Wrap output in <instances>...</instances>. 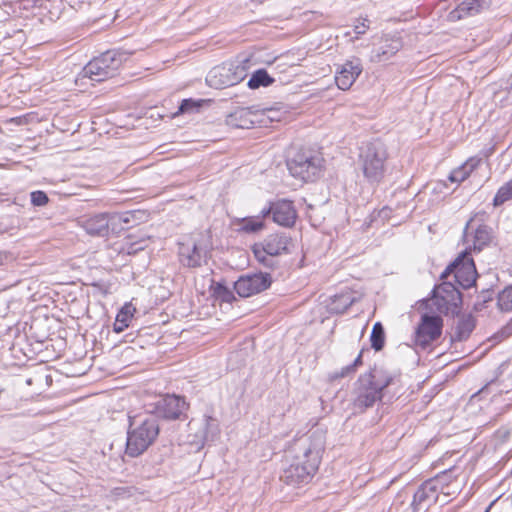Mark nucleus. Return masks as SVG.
Returning <instances> with one entry per match:
<instances>
[{
    "instance_id": "obj_47",
    "label": "nucleus",
    "mask_w": 512,
    "mask_h": 512,
    "mask_svg": "<svg viewBox=\"0 0 512 512\" xmlns=\"http://www.w3.org/2000/svg\"><path fill=\"white\" fill-rule=\"evenodd\" d=\"M488 511H489V509H487L485 512H488Z\"/></svg>"
},
{
    "instance_id": "obj_11",
    "label": "nucleus",
    "mask_w": 512,
    "mask_h": 512,
    "mask_svg": "<svg viewBox=\"0 0 512 512\" xmlns=\"http://www.w3.org/2000/svg\"><path fill=\"white\" fill-rule=\"evenodd\" d=\"M272 278L269 273H255L241 276L235 283L234 289L240 297H250L270 287Z\"/></svg>"
},
{
    "instance_id": "obj_27",
    "label": "nucleus",
    "mask_w": 512,
    "mask_h": 512,
    "mask_svg": "<svg viewBox=\"0 0 512 512\" xmlns=\"http://www.w3.org/2000/svg\"><path fill=\"white\" fill-rule=\"evenodd\" d=\"M219 433V425L216 419L211 416H204L202 420V431L198 436L199 442L213 441Z\"/></svg>"
},
{
    "instance_id": "obj_29",
    "label": "nucleus",
    "mask_w": 512,
    "mask_h": 512,
    "mask_svg": "<svg viewBox=\"0 0 512 512\" xmlns=\"http://www.w3.org/2000/svg\"><path fill=\"white\" fill-rule=\"evenodd\" d=\"M491 240L490 228L486 225H479L473 236V250L481 251Z\"/></svg>"
},
{
    "instance_id": "obj_42",
    "label": "nucleus",
    "mask_w": 512,
    "mask_h": 512,
    "mask_svg": "<svg viewBox=\"0 0 512 512\" xmlns=\"http://www.w3.org/2000/svg\"><path fill=\"white\" fill-rule=\"evenodd\" d=\"M145 246H146L145 240H141L139 242H131L127 245L126 251L128 254H135L138 251L143 250L145 248Z\"/></svg>"
},
{
    "instance_id": "obj_30",
    "label": "nucleus",
    "mask_w": 512,
    "mask_h": 512,
    "mask_svg": "<svg viewBox=\"0 0 512 512\" xmlns=\"http://www.w3.org/2000/svg\"><path fill=\"white\" fill-rule=\"evenodd\" d=\"M273 82L274 79L270 77L266 70L259 69L252 74L251 78L248 81V86L251 89H257L261 86L267 87L271 85Z\"/></svg>"
},
{
    "instance_id": "obj_43",
    "label": "nucleus",
    "mask_w": 512,
    "mask_h": 512,
    "mask_svg": "<svg viewBox=\"0 0 512 512\" xmlns=\"http://www.w3.org/2000/svg\"><path fill=\"white\" fill-rule=\"evenodd\" d=\"M511 334H512V322L509 323L507 326H505L498 335L494 336V338L499 339V341H501L502 339L508 337Z\"/></svg>"
},
{
    "instance_id": "obj_24",
    "label": "nucleus",
    "mask_w": 512,
    "mask_h": 512,
    "mask_svg": "<svg viewBox=\"0 0 512 512\" xmlns=\"http://www.w3.org/2000/svg\"><path fill=\"white\" fill-rule=\"evenodd\" d=\"M481 159L477 157L469 158L462 166L454 169L450 175L451 182L461 183L466 180L469 175L480 165Z\"/></svg>"
},
{
    "instance_id": "obj_6",
    "label": "nucleus",
    "mask_w": 512,
    "mask_h": 512,
    "mask_svg": "<svg viewBox=\"0 0 512 512\" xmlns=\"http://www.w3.org/2000/svg\"><path fill=\"white\" fill-rule=\"evenodd\" d=\"M141 215H143L141 211H128L121 215L100 213L81 220V227L91 236L104 237L109 234L111 222L135 224Z\"/></svg>"
},
{
    "instance_id": "obj_21",
    "label": "nucleus",
    "mask_w": 512,
    "mask_h": 512,
    "mask_svg": "<svg viewBox=\"0 0 512 512\" xmlns=\"http://www.w3.org/2000/svg\"><path fill=\"white\" fill-rule=\"evenodd\" d=\"M229 67L226 65L214 67L208 74L206 81L207 83L216 89H222L236 85V79L228 78Z\"/></svg>"
},
{
    "instance_id": "obj_41",
    "label": "nucleus",
    "mask_w": 512,
    "mask_h": 512,
    "mask_svg": "<svg viewBox=\"0 0 512 512\" xmlns=\"http://www.w3.org/2000/svg\"><path fill=\"white\" fill-rule=\"evenodd\" d=\"M475 4H476L475 0L464 1L458 6L457 11L459 13H462V12L471 13L472 11H478L475 8Z\"/></svg>"
},
{
    "instance_id": "obj_35",
    "label": "nucleus",
    "mask_w": 512,
    "mask_h": 512,
    "mask_svg": "<svg viewBox=\"0 0 512 512\" xmlns=\"http://www.w3.org/2000/svg\"><path fill=\"white\" fill-rule=\"evenodd\" d=\"M512 198V178L506 182L503 186H501L496 193L493 204L494 206H500L506 201Z\"/></svg>"
},
{
    "instance_id": "obj_12",
    "label": "nucleus",
    "mask_w": 512,
    "mask_h": 512,
    "mask_svg": "<svg viewBox=\"0 0 512 512\" xmlns=\"http://www.w3.org/2000/svg\"><path fill=\"white\" fill-rule=\"evenodd\" d=\"M178 259L184 267L198 268L206 263L207 251L195 240L188 239L178 243Z\"/></svg>"
},
{
    "instance_id": "obj_22",
    "label": "nucleus",
    "mask_w": 512,
    "mask_h": 512,
    "mask_svg": "<svg viewBox=\"0 0 512 512\" xmlns=\"http://www.w3.org/2000/svg\"><path fill=\"white\" fill-rule=\"evenodd\" d=\"M290 242L291 239L286 234H272L265 239L262 246L268 254L278 256L287 252Z\"/></svg>"
},
{
    "instance_id": "obj_36",
    "label": "nucleus",
    "mask_w": 512,
    "mask_h": 512,
    "mask_svg": "<svg viewBox=\"0 0 512 512\" xmlns=\"http://www.w3.org/2000/svg\"><path fill=\"white\" fill-rule=\"evenodd\" d=\"M253 253L256 259L265 267L274 268L276 266L275 256L268 254L263 246L255 245Z\"/></svg>"
},
{
    "instance_id": "obj_10",
    "label": "nucleus",
    "mask_w": 512,
    "mask_h": 512,
    "mask_svg": "<svg viewBox=\"0 0 512 512\" xmlns=\"http://www.w3.org/2000/svg\"><path fill=\"white\" fill-rule=\"evenodd\" d=\"M440 489L438 478H431L423 482L414 493L411 503L412 511H427L437 501Z\"/></svg>"
},
{
    "instance_id": "obj_40",
    "label": "nucleus",
    "mask_w": 512,
    "mask_h": 512,
    "mask_svg": "<svg viewBox=\"0 0 512 512\" xmlns=\"http://www.w3.org/2000/svg\"><path fill=\"white\" fill-rule=\"evenodd\" d=\"M199 107L200 104L195 102L194 100L184 99L179 106V112L188 113L197 110Z\"/></svg>"
},
{
    "instance_id": "obj_14",
    "label": "nucleus",
    "mask_w": 512,
    "mask_h": 512,
    "mask_svg": "<svg viewBox=\"0 0 512 512\" xmlns=\"http://www.w3.org/2000/svg\"><path fill=\"white\" fill-rule=\"evenodd\" d=\"M272 215L275 223L283 227H292L297 219V211L290 200L282 199L272 202L267 209H263V215Z\"/></svg>"
},
{
    "instance_id": "obj_37",
    "label": "nucleus",
    "mask_w": 512,
    "mask_h": 512,
    "mask_svg": "<svg viewBox=\"0 0 512 512\" xmlns=\"http://www.w3.org/2000/svg\"><path fill=\"white\" fill-rule=\"evenodd\" d=\"M362 355H363V350L360 351L359 355L356 357V359L353 361L352 364L347 365V366L343 367L339 372H336L333 375V378L334 379L344 378V377L354 374L356 372L357 368L363 364Z\"/></svg>"
},
{
    "instance_id": "obj_17",
    "label": "nucleus",
    "mask_w": 512,
    "mask_h": 512,
    "mask_svg": "<svg viewBox=\"0 0 512 512\" xmlns=\"http://www.w3.org/2000/svg\"><path fill=\"white\" fill-rule=\"evenodd\" d=\"M184 398L176 395H167L158 401L156 409L166 419H177L186 410Z\"/></svg>"
},
{
    "instance_id": "obj_19",
    "label": "nucleus",
    "mask_w": 512,
    "mask_h": 512,
    "mask_svg": "<svg viewBox=\"0 0 512 512\" xmlns=\"http://www.w3.org/2000/svg\"><path fill=\"white\" fill-rule=\"evenodd\" d=\"M402 48L399 38L385 39L383 44L374 49L371 56L372 62H383L389 60Z\"/></svg>"
},
{
    "instance_id": "obj_20",
    "label": "nucleus",
    "mask_w": 512,
    "mask_h": 512,
    "mask_svg": "<svg viewBox=\"0 0 512 512\" xmlns=\"http://www.w3.org/2000/svg\"><path fill=\"white\" fill-rule=\"evenodd\" d=\"M476 325L475 319L470 314L461 315L458 317L456 324L451 334V341H464L467 340L474 330Z\"/></svg>"
},
{
    "instance_id": "obj_23",
    "label": "nucleus",
    "mask_w": 512,
    "mask_h": 512,
    "mask_svg": "<svg viewBox=\"0 0 512 512\" xmlns=\"http://www.w3.org/2000/svg\"><path fill=\"white\" fill-rule=\"evenodd\" d=\"M443 282L434 288V293L442 295L448 302L460 306L462 304V294L459 287L454 283L442 279Z\"/></svg>"
},
{
    "instance_id": "obj_15",
    "label": "nucleus",
    "mask_w": 512,
    "mask_h": 512,
    "mask_svg": "<svg viewBox=\"0 0 512 512\" xmlns=\"http://www.w3.org/2000/svg\"><path fill=\"white\" fill-rule=\"evenodd\" d=\"M363 67L359 58L347 60L336 72L335 82L339 89L348 90L362 73Z\"/></svg>"
},
{
    "instance_id": "obj_18",
    "label": "nucleus",
    "mask_w": 512,
    "mask_h": 512,
    "mask_svg": "<svg viewBox=\"0 0 512 512\" xmlns=\"http://www.w3.org/2000/svg\"><path fill=\"white\" fill-rule=\"evenodd\" d=\"M265 215H263V210L259 215L244 217V218H235L232 221V225L235 228V231L239 233L246 234H254L265 228Z\"/></svg>"
},
{
    "instance_id": "obj_44",
    "label": "nucleus",
    "mask_w": 512,
    "mask_h": 512,
    "mask_svg": "<svg viewBox=\"0 0 512 512\" xmlns=\"http://www.w3.org/2000/svg\"><path fill=\"white\" fill-rule=\"evenodd\" d=\"M368 28V25H366L365 21L360 23L359 25H356L354 27V32L357 34V35H362L366 32Z\"/></svg>"
},
{
    "instance_id": "obj_46",
    "label": "nucleus",
    "mask_w": 512,
    "mask_h": 512,
    "mask_svg": "<svg viewBox=\"0 0 512 512\" xmlns=\"http://www.w3.org/2000/svg\"><path fill=\"white\" fill-rule=\"evenodd\" d=\"M469 224H470V223H467V224H466L465 233L467 232V230H468V228H469Z\"/></svg>"
},
{
    "instance_id": "obj_25",
    "label": "nucleus",
    "mask_w": 512,
    "mask_h": 512,
    "mask_svg": "<svg viewBox=\"0 0 512 512\" xmlns=\"http://www.w3.org/2000/svg\"><path fill=\"white\" fill-rule=\"evenodd\" d=\"M354 302L355 297L351 291H342L341 293L333 296L329 309L333 313L341 314L344 313Z\"/></svg>"
},
{
    "instance_id": "obj_4",
    "label": "nucleus",
    "mask_w": 512,
    "mask_h": 512,
    "mask_svg": "<svg viewBox=\"0 0 512 512\" xmlns=\"http://www.w3.org/2000/svg\"><path fill=\"white\" fill-rule=\"evenodd\" d=\"M471 248H466L458 257L450 263L441 274V279H447L453 274L455 283L459 288L468 289L472 287L477 279L475 263L471 258Z\"/></svg>"
},
{
    "instance_id": "obj_7",
    "label": "nucleus",
    "mask_w": 512,
    "mask_h": 512,
    "mask_svg": "<svg viewBox=\"0 0 512 512\" xmlns=\"http://www.w3.org/2000/svg\"><path fill=\"white\" fill-rule=\"evenodd\" d=\"M290 174L304 182L315 181L322 172V159L311 152L300 151L287 161Z\"/></svg>"
},
{
    "instance_id": "obj_28",
    "label": "nucleus",
    "mask_w": 512,
    "mask_h": 512,
    "mask_svg": "<svg viewBox=\"0 0 512 512\" xmlns=\"http://www.w3.org/2000/svg\"><path fill=\"white\" fill-rule=\"evenodd\" d=\"M429 307L430 309H435L439 313L449 314L455 313L460 306L448 302L442 295L433 292V295L429 300Z\"/></svg>"
},
{
    "instance_id": "obj_39",
    "label": "nucleus",
    "mask_w": 512,
    "mask_h": 512,
    "mask_svg": "<svg viewBox=\"0 0 512 512\" xmlns=\"http://www.w3.org/2000/svg\"><path fill=\"white\" fill-rule=\"evenodd\" d=\"M48 196L43 191H34L31 193V202L34 206H44L48 203Z\"/></svg>"
},
{
    "instance_id": "obj_32",
    "label": "nucleus",
    "mask_w": 512,
    "mask_h": 512,
    "mask_svg": "<svg viewBox=\"0 0 512 512\" xmlns=\"http://www.w3.org/2000/svg\"><path fill=\"white\" fill-rule=\"evenodd\" d=\"M258 125L268 126L273 121H279V111L273 108L257 109Z\"/></svg>"
},
{
    "instance_id": "obj_8",
    "label": "nucleus",
    "mask_w": 512,
    "mask_h": 512,
    "mask_svg": "<svg viewBox=\"0 0 512 512\" xmlns=\"http://www.w3.org/2000/svg\"><path fill=\"white\" fill-rule=\"evenodd\" d=\"M324 449L325 437L323 433L316 431L296 444L295 454L291 460L299 461L300 465L307 466L312 463L313 458H316V470H318Z\"/></svg>"
},
{
    "instance_id": "obj_3",
    "label": "nucleus",
    "mask_w": 512,
    "mask_h": 512,
    "mask_svg": "<svg viewBox=\"0 0 512 512\" xmlns=\"http://www.w3.org/2000/svg\"><path fill=\"white\" fill-rule=\"evenodd\" d=\"M388 148L380 139L367 143L360 151L359 163L365 179L370 184H379L385 177Z\"/></svg>"
},
{
    "instance_id": "obj_33",
    "label": "nucleus",
    "mask_w": 512,
    "mask_h": 512,
    "mask_svg": "<svg viewBox=\"0 0 512 512\" xmlns=\"http://www.w3.org/2000/svg\"><path fill=\"white\" fill-rule=\"evenodd\" d=\"M212 290L213 296L221 302L231 303L235 299L233 292L219 282L213 283Z\"/></svg>"
},
{
    "instance_id": "obj_13",
    "label": "nucleus",
    "mask_w": 512,
    "mask_h": 512,
    "mask_svg": "<svg viewBox=\"0 0 512 512\" xmlns=\"http://www.w3.org/2000/svg\"><path fill=\"white\" fill-rule=\"evenodd\" d=\"M300 462L290 461L288 467L283 470L281 480L287 485H302L309 483L314 477L316 470V458H313L312 463L307 466H302Z\"/></svg>"
},
{
    "instance_id": "obj_26",
    "label": "nucleus",
    "mask_w": 512,
    "mask_h": 512,
    "mask_svg": "<svg viewBox=\"0 0 512 512\" xmlns=\"http://www.w3.org/2000/svg\"><path fill=\"white\" fill-rule=\"evenodd\" d=\"M136 312V308L131 303H126L118 312L113 330L116 333L123 332L127 327H129L130 321L133 318L134 313Z\"/></svg>"
},
{
    "instance_id": "obj_16",
    "label": "nucleus",
    "mask_w": 512,
    "mask_h": 512,
    "mask_svg": "<svg viewBox=\"0 0 512 512\" xmlns=\"http://www.w3.org/2000/svg\"><path fill=\"white\" fill-rule=\"evenodd\" d=\"M226 124L232 128L250 129L258 125L257 109L241 107L227 115Z\"/></svg>"
},
{
    "instance_id": "obj_45",
    "label": "nucleus",
    "mask_w": 512,
    "mask_h": 512,
    "mask_svg": "<svg viewBox=\"0 0 512 512\" xmlns=\"http://www.w3.org/2000/svg\"><path fill=\"white\" fill-rule=\"evenodd\" d=\"M487 294H488V300H491V294H490L489 292H487ZM486 301H487V298H486V296L484 295V296H483V302H486Z\"/></svg>"
},
{
    "instance_id": "obj_2",
    "label": "nucleus",
    "mask_w": 512,
    "mask_h": 512,
    "mask_svg": "<svg viewBox=\"0 0 512 512\" xmlns=\"http://www.w3.org/2000/svg\"><path fill=\"white\" fill-rule=\"evenodd\" d=\"M159 432V419L154 413L129 416L125 454L132 458L142 455L156 441Z\"/></svg>"
},
{
    "instance_id": "obj_9",
    "label": "nucleus",
    "mask_w": 512,
    "mask_h": 512,
    "mask_svg": "<svg viewBox=\"0 0 512 512\" xmlns=\"http://www.w3.org/2000/svg\"><path fill=\"white\" fill-rule=\"evenodd\" d=\"M443 319L439 315L425 313L417 326L414 343L417 347L426 349L438 340L442 334Z\"/></svg>"
},
{
    "instance_id": "obj_34",
    "label": "nucleus",
    "mask_w": 512,
    "mask_h": 512,
    "mask_svg": "<svg viewBox=\"0 0 512 512\" xmlns=\"http://www.w3.org/2000/svg\"><path fill=\"white\" fill-rule=\"evenodd\" d=\"M497 305L501 311H512V286L504 288L498 294Z\"/></svg>"
},
{
    "instance_id": "obj_5",
    "label": "nucleus",
    "mask_w": 512,
    "mask_h": 512,
    "mask_svg": "<svg viewBox=\"0 0 512 512\" xmlns=\"http://www.w3.org/2000/svg\"><path fill=\"white\" fill-rule=\"evenodd\" d=\"M122 65V57L115 51H106L92 59L84 68L83 76L94 82L114 77Z\"/></svg>"
},
{
    "instance_id": "obj_1",
    "label": "nucleus",
    "mask_w": 512,
    "mask_h": 512,
    "mask_svg": "<svg viewBox=\"0 0 512 512\" xmlns=\"http://www.w3.org/2000/svg\"><path fill=\"white\" fill-rule=\"evenodd\" d=\"M395 377L388 371L374 367L361 374L354 384L351 406L354 414L365 412L380 401L384 390L392 385Z\"/></svg>"
},
{
    "instance_id": "obj_38",
    "label": "nucleus",
    "mask_w": 512,
    "mask_h": 512,
    "mask_svg": "<svg viewBox=\"0 0 512 512\" xmlns=\"http://www.w3.org/2000/svg\"><path fill=\"white\" fill-rule=\"evenodd\" d=\"M226 66L229 67L228 78L229 79L235 78L236 84L240 83L245 78V76H246L245 69L241 65L230 64V65H226Z\"/></svg>"
},
{
    "instance_id": "obj_31",
    "label": "nucleus",
    "mask_w": 512,
    "mask_h": 512,
    "mask_svg": "<svg viewBox=\"0 0 512 512\" xmlns=\"http://www.w3.org/2000/svg\"><path fill=\"white\" fill-rule=\"evenodd\" d=\"M371 346L375 351L383 349L385 344V331L380 322H376L370 335Z\"/></svg>"
}]
</instances>
